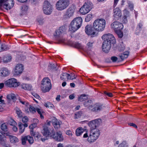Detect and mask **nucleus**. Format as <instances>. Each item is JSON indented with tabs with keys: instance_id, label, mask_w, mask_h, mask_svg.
I'll return each mask as SVG.
<instances>
[{
	"instance_id": "f257e3e1",
	"label": "nucleus",
	"mask_w": 147,
	"mask_h": 147,
	"mask_svg": "<svg viewBox=\"0 0 147 147\" xmlns=\"http://www.w3.org/2000/svg\"><path fill=\"white\" fill-rule=\"evenodd\" d=\"M102 38L104 40L102 46V50L105 52L107 53L111 48V44L115 43V38L112 34L108 33L104 34Z\"/></svg>"
},
{
	"instance_id": "f03ea898",
	"label": "nucleus",
	"mask_w": 147,
	"mask_h": 147,
	"mask_svg": "<svg viewBox=\"0 0 147 147\" xmlns=\"http://www.w3.org/2000/svg\"><path fill=\"white\" fill-rule=\"evenodd\" d=\"M82 22V18L80 17L74 18L71 21L69 26V31L72 32L76 31L81 27Z\"/></svg>"
},
{
	"instance_id": "7ed1b4c3",
	"label": "nucleus",
	"mask_w": 147,
	"mask_h": 147,
	"mask_svg": "<svg viewBox=\"0 0 147 147\" xmlns=\"http://www.w3.org/2000/svg\"><path fill=\"white\" fill-rule=\"evenodd\" d=\"M93 26L95 30L99 32H102L105 28V20L103 18L97 19L94 21Z\"/></svg>"
},
{
	"instance_id": "20e7f679",
	"label": "nucleus",
	"mask_w": 147,
	"mask_h": 147,
	"mask_svg": "<svg viewBox=\"0 0 147 147\" xmlns=\"http://www.w3.org/2000/svg\"><path fill=\"white\" fill-rule=\"evenodd\" d=\"M50 80L48 77L44 78L41 82V89L43 92H49L51 89L52 85Z\"/></svg>"
},
{
	"instance_id": "39448f33",
	"label": "nucleus",
	"mask_w": 147,
	"mask_h": 147,
	"mask_svg": "<svg viewBox=\"0 0 147 147\" xmlns=\"http://www.w3.org/2000/svg\"><path fill=\"white\" fill-rule=\"evenodd\" d=\"M100 134V131L98 129H92L90 135L88 138V141L89 142H95L98 138Z\"/></svg>"
},
{
	"instance_id": "423d86ee",
	"label": "nucleus",
	"mask_w": 147,
	"mask_h": 147,
	"mask_svg": "<svg viewBox=\"0 0 147 147\" xmlns=\"http://www.w3.org/2000/svg\"><path fill=\"white\" fill-rule=\"evenodd\" d=\"M69 4V0H59L56 4V7L58 10H63L67 7Z\"/></svg>"
},
{
	"instance_id": "0eeeda50",
	"label": "nucleus",
	"mask_w": 147,
	"mask_h": 147,
	"mask_svg": "<svg viewBox=\"0 0 147 147\" xmlns=\"http://www.w3.org/2000/svg\"><path fill=\"white\" fill-rule=\"evenodd\" d=\"M14 4L13 0H0V6L7 9H11Z\"/></svg>"
},
{
	"instance_id": "6e6552de",
	"label": "nucleus",
	"mask_w": 147,
	"mask_h": 147,
	"mask_svg": "<svg viewBox=\"0 0 147 147\" xmlns=\"http://www.w3.org/2000/svg\"><path fill=\"white\" fill-rule=\"evenodd\" d=\"M5 86L10 88L16 87L18 86L20 84L19 82L17 81L15 78H11L4 82Z\"/></svg>"
},
{
	"instance_id": "1a4fd4ad",
	"label": "nucleus",
	"mask_w": 147,
	"mask_h": 147,
	"mask_svg": "<svg viewBox=\"0 0 147 147\" xmlns=\"http://www.w3.org/2000/svg\"><path fill=\"white\" fill-rule=\"evenodd\" d=\"M105 107L103 105L100 103H96L92 106L89 107V110L91 111L98 113L102 111Z\"/></svg>"
},
{
	"instance_id": "9d476101",
	"label": "nucleus",
	"mask_w": 147,
	"mask_h": 147,
	"mask_svg": "<svg viewBox=\"0 0 147 147\" xmlns=\"http://www.w3.org/2000/svg\"><path fill=\"white\" fill-rule=\"evenodd\" d=\"M95 29L91 25H87L85 27V33L91 37H94L97 36L96 32L94 31Z\"/></svg>"
},
{
	"instance_id": "9b49d317",
	"label": "nucleus",
	"mask_w": 147,
	"mask_h": 147,
	"mask_svg": "<svg viewBox=\"0 0 147 147\" xmlns=\"http://www.w3.org/2000/svg\"><path fill=\"white\" fill-rule=\"evenodd\" d=\"M43 10L44 13L47 15L50 14L52 12V5L47 1H45L44 2Z\"/></svg>"
},
{
	"instance_id": "f8f14e48",
	"label": "nucleus",
	"mask_w": 147,
	"mask_h": 147,
	"mask_svg": "<svg viewBox=\"0 0 147 147\" xmlns=\"http://www.w3.org/2000/svg\"><path fill=\"white\" fill-rule=\"evenodd\" d=\"M92 7V3L90 1L85 2L83 5V15L89 12Z\"/></svg>"
},
{
	"instance_id": "ddd939ff",
	"label": "nucleus",
	"mask_w": 147,
	"mask_h": 147,
	"mask_svg": "<svg viewBox=\"0 0 147 147\" xmlns=\"http://www.w3.org/2000/svg\"><path fill=\"white\" fill-rule=\"evenodd\" d=\"M76 76L74 74H71L70 75L66 73H63L61 75L60 78L63 80H73L75 79Z\"/></svg>"
},
{
	"instance_id": "4468645a",
	"label": "nucleus",
	"mask_w": 147,
	"mask_h": 147,
	"mask_svg": "<svg viewBox=\"0 0 147 147\" xmlns=\"http://www.w3.org/2000/svg\"><path fill=\"white\" fill-rule=\"evenodd\" d=\"M22 144L23 145H25L26 144V141H28L29 144H32L34 142V140L33 137L30 136H27L22 137L21 138Z\"/></svg>"
},
{
	"instance_id": "2eb2a0df",
	"label": "nucleus",
	"mask_w": 147,
	"mask_h": 147,
	"mask_svg": "<svg viewBox=\"0 0 147 147\" xmlns=\"http://www.w3.org/2000/svg\"><path fill=\"white\" fill-rule=\"evenodd\" d=\"M111 27L115 32L119 30H122L123 28V24L118 22H115L111 24Z\"/></svg>"
},
{
	"instance_id": "dca6fc26",
	"label": "nucleus",
	"mask_w": 147,
	"mask_h": 147,
	"mask_svg": "<svg viewBox=\"0 0 147 147\" xmlns=\"http://www.w3.org/2000/svg\"><path fill=\"white\" fill-rule=\"evenodd\" d=\"M51 137L55 140L61 142L63 141V138L62 134L60 131L57 132L56 133H54L51 136Z\"/></svg>"
},
{
	"instance_id": "f3484780",
	"label": "nucleus",
	"mask_w": 147,
	"mask_h": 147,
	"mask_svg": "<svg viewBox=\"0 0 147 147\" xmlns=\"http://www.w3.org/2000/svg\"><path fill=\"white\" fill-rule=\"evenodd\" d=\"M101 121L100 119H97L90 121L89 125L91 127V131L92 129H96V127L99 124Z\"/></svg>"
},
{
	"instance_id": "a211bd4d",
	"label": "nucleus",
	"mask_w": 147,
	"mask_h": 147,
	"mask_svg": "<svg viewBox=\"0 0 147 147\" xmlns=\"http://www.w3.org/2000/svg\"><path fill=\"white\" fill-rule=\"evenodd\" d=\"M23 70V65L20 64H17L14 69V73L15 75H18L21 74Z\"/></svg>"
},
{
	"instance_id": "6ab92c4d",
	"label": "nucleus",
	"mask_w": 147,
	"mask_h": 147,
	"mask_svg": "<svg viewBox=\"0 0 147 147\" xmlns=\"http://www.w3.org/2000/svg\"><path fill=\"white\" fill-rule=\"evenodd\" d=\"M74 12V8L70 7L68 9L66 13L64 15V18H69L73 16Z\"/></svg>"
},
{
	"instance_id": "aec40b11",
	"label": "nucleus",
	"mask_w": 147,
	"mask_h": 147,
	"mask_svg": "<svg viewBox=\"0 0 147 147\" xmlns=\"http://www.w3.org/2000/svg\"><path fill=\"white\" fill-rule=\"evenodd\" d=\"M113 16L115 20H119L121 16V11L118 8L114 9Z\"/></svg>"
},
{
	"instance_id": "412c9836",
	"label": "nucleus",
	"mask_w": 147,
	"mask_h": 147,
	"mask_svg": "<svg viewBox=\"0 0 147 147\" xmlns=\"http://www.w3.org/2000/svg\"><path fill=\"white\" fill-rule=\"evenodd\" d=\"M87 98L86 96L83 94V103L84 106L85 107H88L89 109V107L90 106H92V100L89 99H88L85 98Z\"/></svg>"
},
{
	"instance_id": "4be33fe9",
	"label": "nucleus",
	"mask_w": 147,
	"mask_h": 147,
	"mask_svg": "<svg viewBox=\"0 0 147 147\" xmlns=\"http://www.w3.org/2000/svg\"><path fill=\"white\" fill-rule=\"evenodd\" d=\"M0 74L2 77H6L10 74V71L7 68L2 67L0 70Z\"/></svg>"
},
{
	"instance_id": "5701e85b",
	"label": "nucleus",
	"mask_w": 147,
	"mask_h": 147,
	"mask_svg": "<svg viewBox=\"0 0 147 147\" xmlns=\"http://www.w3.org/2000/svg\"><path fill=\"white\" fill-rule=\"evenodd\" d=\"M61 123V121L57 119H54L52 122L53 125L56 129H58L60 128Z\"/></svg>"
},
{
	"instance_id": "b1692460",
	"label": "nucleus",
	"mask_w": 147,
	"mask_h": 147,
	"mask_svg": "<svg viewBox=\"0 0 147 147\" xmlns=\"http://www.w3.org/2000/svg\"><path fill=\"white\" fill-rule=\"evenodd\" d=\"M42 133L44 136L46 137H48L50 135L51 133L47 125H45L43 126Z\"/></svg>"
},
{
	"instance_id": "393cba45",
	"label": "nucleus",
	"mask_w": 147,
	"mask_h": 147,
	"mask_svg": "<svg viewBox=\"0 0 147 147\" xmlns=\"http://www.w3.org/2000/svg\"><path fill=\"white\" fill-rule=\"evenodd\" d=\"M28 7L26 5L22 6L21 7V15H26L28 13Z\"/></svg>"
},
{
	"instance_id": "a878e982",
	"label": "nucleus",
	"mask_w": 147,
	"mask_h": 147,
	"mask_svg": "<svg viewBox=\"0 0 147 147\" xmlns=\"http://www.w3.org/2000/svg\"><path fill=\"white\" fill-rule=\"evenodd\" d=\"M8 136L11 143L14 144L18 142L19 140L16 136L10 135H8Z\"/></svg>"
},
{
	"instance_id": "bb28decb",
	"label": "nucleus",
	"mask_w": 147,
	"mask_h": 147,
	"mask_svg": "<svg viewBox=\"0 0 147 147\" xmlns=\"http://www.w3.org/2000/svg\"><path fill=\"white\" fill-rule=\"evenodd\" d=\"M18 126L20 128V132L22 134L24 131L25 127L28 126V124L27 123L23 124L22 123L20 122L18 123Z\"/></svg>"
},
{
	"instance_id": "cd10ccee",
	"label": "nucleus",
	"mask_w": 147,
	"mask_h": 147,
	"mask_svg": "<svg viewBox=\"0 0 147 147\" xmlns=\"http://www.w3.org/2000/svg\"><path fill=\"white\" fill-rule=\"evenodd\" d=\"M70 44L71 46L76 48L79 50H81L82 51V46L79 43L77 42H71Z\"/></svg>"
},
{
	"instance_id": "c85d7f7f",
	"label": "nucleus",
	"mask_w": 147,
	"mask_h": 147,
	"mask_svg": "<svg viewBox=\"0 0 147 147\" xmlns=\"http://www.w3.org/2000/svg\"><path fill=\"white\" fill-rule=\"evenodd\" d=\"M21 86V88L25 90H30L32 89V86L29 84H23Z\"/></svg>"
},
{
	"instance_id": "c756f323",
	"label": "nucleus",
	"mask_w": 147,
	"mask_h": 147,
	"mask_svg": "<svg viewBox=\"0 0 147 147\" xmlns=\"http://www.w3.org/2000/svg\"><path fill=\"white\" fill-rule=\"evenodd\" d=\"M30 134L32 136H33L34 137H36L37 138H39L40 137V135L39 133L38 132H35L33 130L30 131Z\"/></svg>"
},
{
	"instance_id": "7c9ffc66",
	"label": "nucleus",
	"mask_w": 147,
	"mask_h": 147,
	"mask_svg": "<svg viewBox=\"0 0 147 147\" xmlns=\"http://www.w3.org/2000/svg\"><path fill=\"white\" fill-rule=\"evenodd\" d=\"M36 111H37L38 114H39L41 119H43L44 118V116L43 115V114L44 113V112L42 109L36 107Z\"/></svg>"
},
{
	"instance_id": "2f4dec72",
	"label": "nucleus",
	"mask_w": 147,
	"mask_h": 147,
	"mask_svg": "<svg viewBox=\"0 0 147 147\" xmlns=\"http://www.w3.org/2000/svg\"><path fill=\"white\" fill-rule=\"evenodd\" d=\"M129 54V52L126 51L120 56V57L122 60H123L127 58Z\"/></svg>"
},
{
	"instance_id": "473e14b6",
	"label": "nucleus",
	"mask_w": 147,
	"mask_h": 147,
	"mask_svg": "<svg viewBox=\"0 0 147 147\" xmlns=\"http://www.w3.org/2000/svg\"><path fill=\"white\" fill-rule=\"evenodd\" d=\"M125 11L126 12V13H124L123 17V18L122 22L123 23H126L127 22V18L129 16V12L128 11L125 10Z\"/></svg>"
},
{
	"instance_id": "72a5a7b5",
	"label": "nucleus",
	"mask_w": 147,
	"mask_h": 147,
	"mask_svg": "<svg viewBox=\"0 0 147 147\" xmlns=\"http://www.w3.org/2000/svg\"><path fill=\"white\" fill-rule=\"evenodd\" d=\"M83 129L82 127H79L76 130V134L77 136H80L82 135L83 133Z\"/></svg>"
},
{
	"instance_id": "f704fd0d",
	"label": "nucleus",
	"mask_w": 147,
	"mask_h": 147,
	"mask_svg": "<svg viewBox=\"0 0 147 147\" xmlns=\"http://www.w3.org/2000/svg\"><path fill=\"white\" fill-rule=\"evenodd\" d=\"M11 58V56L9 55L4 56L3 57V61L5 63H7L10 61Z\"/></svg>"
},
{
	"instance_id": "c9c22d12",
	"label": "nucleus",
	"mask_w": 147,
	"mask_h": 147,
	"mask_svg": "<svg viewBox=\"0 0 147 147\" xmlns=\"http://www.w3.org/2000/svg\"><path fill=\"white\" fill-rule=\"evenodd\" d=\"M16 112L19 117H22L23 116V113L21 110L18 107H16L15 109Z\"/></svg>"
},
{
	"instance_id": "e433bc0d",
	"label": "nucleus",
	"mask_w": 147,
	"mask_h": 147,
	"mask_svg": "<svg viewBox=\"0 0 147 147\" xmlns=\"http://www.w3.org/2000/svg\"><path fill=\"white\" fill-rule=\"evenodd\" d=\"M63 31L62 30V28H60L59 29L56 31L54 36H60L63 33Z\"/></svg>"
},
{
	"instance_id": "4c0bfd02",
	"label": "nucleus",
	"mask_w": 147,
	"mask_h": 147,
	"mask_svg": "<svg viewBox=\"0 0 147 147\" xmlns=\"http://www.w3.org/2000/svg\"><path fill=\"white\" fill-rule=\"evenodd\" d=\"M7 98L9 100L12 99L13 100H15L16 98L14 94H10L7 95Z\"/></svg>"
},
{
	"instance_id": "58836bf2",
	"label": "nucleus",
	"mask_w": 147,
	"mask_h": 147,
	"mask_svg": "<svg viewBox=\"0 0 147 147\" xmlns=\"http://www.w3.org/2000/svg\"><path fill=\"white\" fill-rule=\"evenodd\" d=\"M44 106L46 107H48L49 108H53L54 107L53 105L50 102H47L45 103Z\"/></svg>"
},
{
	"instance_id": "ea45409f",
	"label": "nucleus",
	"mask_w": 147,
	"mask_h": 147,
	"mask_svg": "<svg viewBox=\"0 0 147 147\" xmlns=\"http://www.w3.org/2000/svg\"><path fill=\"white\" fill-rule=\"evenodd\" d=\"M92 18V15L91 14H88L85 18V21L88 22L91 20Z\"/></svg>"
},
{
	"instance_id": "a19ab883",
	"label": "nucleus",
	"mask_w": 147,
	"mask_h": 147,
	"mask_svg": "<svg viewBox=\"0 0 147 147\" xmlns=\"http://www.w3.org/2000/svg\"><path fill=\"white\" fill-rule=\"evenodd\" d=\"M1 128L3 131H7V128L6 124L4 123L2 124L1 125Z\"/></svg>"
},
{
	"instance_id": "79ce46f5",
	"label": "nucleus",
	"mask_w": 147,
	"mask_h": 147,
	"mask_svg": "<svg viewBox=\"0 0 147 147\" xmlns=\"http://www.w3.org/2000/svg\"><path fill=\"white\" fill-rule=\"evenodd\" d=\"M30 111L32 113H34L36 112V108H35L31 105H30L29 107Z\"/></svg>"
},
{
	"instance_id": "37998d69",
	"label": "nucleus",
	"mask_w": 147,
	"mask_h": 147,
	"mask_svg": "<svg viewBox=\"0 0 147 147\" xmlns=\"http://www.w3.org/2000/svg\"><path fill=\"white\" fill-rule=\"evenodd\" d=\"M119 38H121L123 36V33L121 30H118L115 32Z\"/></svg>"
},
{
	"instance_id": "c03bdc74",
	"label": "nucleus",
	"mask_w": 147,
	"mask_h": 147,
	"mask_svg": "<svg viewBox=\"0 0 147 147\" xmlns=\"http://www.w3.org/2000/svg\"><path fill=\"white\" fill-rule=\"evenodd\" d=\"M103 94L105 95H107L109 97H113V95L111 92H109L106 91H103Z\"/></svg>"
},
{
	"instance_id": "a18cd8bd",
	"label": "nucleus",
	"mask_w": 147,
	"mask_h": 147,
	"mask_svg": "<svg viewBox=\"0 0 147 147\" xmlns=\"http://www.w3.org/2000/svg\"><path fill=\"white\" fill-rule=\"evenodd\" d=\"M1 48L2 51H6L9 49V47L4 44L1 45Z\"/></svg>"
},
{
	"instance_id": "49530a36",
	"label": "nucleus",
	"mask_w": 147,
	"mask_h": 147,
	"mask_svg": "<svg viewBox=\"0 0 147 147\" xmlns=\"http://www.w3.org/2000/svg\"><path fill=\"white\" fill-rule=\"evenodd\" d=\"M19 102L23 105H24L26 106H27L28 105V103L27 102L23 100L20 98H19Z\"/></svg>"
},
{
	"instance_id": "de8ad7c7",
	"label": "nucleus",
	"mask_w": 147,
	"mask_h": 147,
	"mask_svg": "<svg viewBox=\"0 0 147 147\" xmlns=\"http://www.w3.org/2000/svg\"><path fill=\"white\" fill-rule=\"evenodd\" d=\"M82 113L81 112H78L75 114V119H78L80 118L82 115Z\"/></svg>"
},
{
	"instance_id": "09e8293b",
	"label": "nucleus",
	"mask_w": 147,
	"mask_h": 147,
	"mask_svg": "<svg viewBox=\"0 0 147 147\" xmlns=\"http://www.w3.org/2000/svg\"><path fill=\"white\" fill-rule=\"evenodd\" d=\"M66 134L69 136L70 137H71L73 135L72 132L70 130H67L66 131Z\"/></svg>"
},
{
	"instance_id": "8fccbe9b",
	"label": "nucleus",
	"mask_w": 147,
	"mask_h": 147,
	"mask_svg": "<svg viewBox=\"0 0 147 147\" xmlns=\"http://www.w3.org/2000/svg\"><path fill=\"white\" fill-rule=\"evenodd\" d=\"M36 124H35V123H33V124H31V125H30L29 127V128L30 129V130H33V129H34L35 127H36Z\"/></svg>"
},
{
	"instance_id": "3c124183",
	"label": "nucleus",
	"mask_w": 147,
	"mask_h": 147,
	"mask_svg": "<svg viewBox=\"0 0 147 147\" xmlns=\"http://www.w3.org/2000/svg\"><path fill=\"white\" fill-rule=\"evenodd\" d=\"M128 4L129 8L131 10H133L134 8V5L131 2L129 1L128 2Z\"/></svg>"
},
{
	"instance_id": "603ef678",
	"label": "nucleus",
	"mask_w": 147,
	"mask_h": 147,
	"mask_svg": "<svg viewBox=\"0 0 147 147\" xmlns=\"http://www.w3.org/2000/svg\"><path fill=\"white\" fill-rule=\"evenodd\" d=\"M22 121L23 123H24V124L26 123L28 121V117L26 116L24 117L22 119Z\"/></svg>"
},
{
	"instance_id": "864d4df0",
	"label": "nucleus",
	"mask_w": 147,
	"mask_h": 147,
	"mask_svg": "<svg viewBox=\"0 0 147 147\" xmlns=\"http://www.w3.org/2000/svg\"><path fill=\"white\" fill-rule=\"evenodd\" d=\"M6 138L3 135L0 134V141L1 142H4Z\"/></svg>"
},
{
	"instance_id": "5fc2aeb1",
	"label": "nucleus",
	"mask_w": 147,
	"mask_h": 147,
	"mask_svg": "<svg viewBox=\"0 0 147 147\" xmlns=\"http://www.w3.org/2000/svg\"><path fill=\"white\" fill-rule=\"evenodd\" d=\"M78 101H83V95L81 94L78 96Z\"/></svg>"
},
{
	"instance_id": "6e6d98bb",
	"label": "nucleus",
	"mask_w": 147,
	"mask_h": 147,
	"mask_svg": "<svg viewBox=\"0 0 147 147\" xmlns=\"http://www.w3.org/2000/svg\"><path fill=\"white\" fill-rule=\"evenodd\" d=\"M10 125L12 126H15L17 125V123L14 120H11L10 122Z\"/></svg>"
},
{
	"instance_id": "4d7b16f0",
	"label": "nucleus",
	"mask_w": 147,
	"mask_h": 147,
	"mask_svg": "<svg viewBox=\"0 0 147 147\" xmlns=\"http://www.w3.org/2000/svg\"><path fill=\"white\" fill-rule=\"evenodd\" d=\"M128 125H129L132 126L136 128H137V126L134 123H129L128 124Z\"/></svg>"
},
{
	"instance_id": "13d9d810",
	"label": "nucleus",
	"mask_w": 147,
	"mask_h": 147,
	"mask_svg": "<svg viewBox=\"0 0 147 147\" xmlns=\"http://www.w3.org/2000/svg\"><path fill=\"white\" fill-rule=\"evenodd\" d=\"M3 146L4 147H11L10 145L7 143H4Z\"/></svg>"
},
{
	"instance_id": "bf43d9fd",
	"label": "nucleus",
	"mask_w": 147,
	"mask_h": 147,
	"mask_svg": "<svg viewBox=\"0 0 147 147\" xmlns=\"http://www.w3.org/2000/svg\"><path fill=\"white\" fill-rule=\"evenodd\" d=\"M111 59L113 62H115L117 60V58L115 57H111Z\"/></svg>"
},
{
	"instance_id": "052dcab7",
	"label": "nucleus",
	"mask_w": 147,
	"mask_h": 147,
	"mask_svg": "<svg viewBox=\"0 0 147 147\" xmlns=\"http://www.w3.org/2000/svg\"><path fill=\"white\" fill-rule=\"evenodd\" d=\"M13 126V127L12 128V129L15 132L17 131L18 129L17 127L16 126V125Z\"/></svg>"
},
{
	"instance_id": "680f3d73",
	"label": "nucleus",
	"mask_w": 147,
	"mask_h": 147,
	"mask_svg": "<svg viewBox=\"0 0 147 147\" xmlns=\"http://www.w3.org/2000/svg\"><path fill=\"white\" fill-rule=\"evenodd\" d=\"M75 97V96L74 94H72L69 96V98L70 99H74Z\"/></svg>"
},
{
	"instance_id": "e2e57ef3",
	"label": "nucleus",
	"mask_w": 147,
	"mask_h": 147,
	"mask_svg": "<svg viewBox=\"0 0 147 147\" xmlns=\"http://www.w3.org/2000/svg\"><path fill=\"white\" fill-rule=\"evenodd\" d=\"M92 42H89L87 44V45L88 47H91L92 46Z\"/></svg>"
},
{
	"instance_id": "0e129e2a",
	"label": "nucleus",
	"mask_w": 147,
	"mask_h": 147,
	"mask_svg": "<svg viewBox=\"0 0 147 147\" xmlns=\"http://www.w3.org/2000/svg\"><path fill=\"white\" fill-rule=\"evenodd\" d=\"M142 25L141 23H140L138 24L137 28L139 29H140L142 27Z\"/></svg>"
},
{
	"instance_id": "69168bd1",
	"label": "nucleus",
	"mask_w": 147,
	"mask_h": 147,
	"mask_svg": "<svg viewBox=\"0 0 147 147\" xmlns=\"http://www.w3.org/2000/svg\"><path fill=\"white\" fill-rule=\"evenodd\" d=\"M119 0H114V4L113 6L115 7L116 6Z\"/></svg>"
},
{
	"instance_id": "338daca9",
	"label": "nucleus",
	"mask_w": 147,
	"mask_h": 147,
	"mask_svg": "<svg viewBox=\"0 0 147 147\" xmlns=\"http://www.w3.org/2000/svg\"><path fill=\"white\" fill-rule=\"evenodd\" d=\"M4 83H0V89H2L4 87Z\"/></svg>"
},
{
	"instance_id": "774afa93",
	"label": "nucleus",
	"mask_w": 147,
	"mask_h": 147,
	"mask_svg": "<svg viewBox=\"0 0 147 147\" xmlns=\"http://www.w3.org/2000/svg\"><path fill=\"white\" fill-rule=\"evenodd\" d=\"M57 147H63V144H61V143H59L57 144Z\"/></svg>"
}]
</instances>
